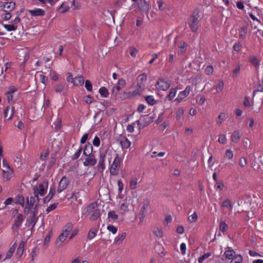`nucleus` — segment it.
<instances>
[{
    "label": "nucleus",
    "instance_id": "obj_1",
    "mask_svg": "<svg viewBox=\"0 0 263 263\" xmlns=\"http://www.w3.org/2000/svg\"><path fill=\"white\" fill-rule=\"evenodd\" d=\"M40 199V198H26V205L24 209L25 213H28L32 208V210L31 211V214L27 219L26 225L29 226L32 224V230L38 220V217H36V216L37 213V208Z\"/></svg>",
    "mask_w": 263,
    "mask_h": 263
},
{
    "label": "nucleus",
    "instance_id": "obj_2",
    "mask_svg": "<svg viewBox=\"0 0 263 263\" xmlns=\"http://www.w3.org/2000/svg\"><path fill=\"white\" fill-rule=\"evenodd\" d=\"M199 10L195 9L187 20L188 25L193 32H196L200 25Z\"/></svg>",
    "mask_w": 263,
    "mask_h": 263
},
{
    "label": "nucleus",
    "instance_id": "obj_3",
    "mask_svg": "<svg viewBox=\"0 0 263 263\" xmlns=\"http://www.w3.org/2000/svg\"><path fill=\"white\" fill-rule=\"evenodd\" d=\"M47 181H44L42 183L34 186L33 189L34 197H38L39 195L41 196H44L47 192Z\"/></svg>",
    "mask_w": 263,
    "mask_h": 263
},
{
    "label": "nucleus",
    "instance_id": "obj_4",
    "mask_svg": "<svg viewBox=\"0 0 263 263\" xmlns=\"http://www.w3.org/2000/svg\"><path fill=\"white\" fill-rule=\"evenodd\" d=\"M121 162V159L120 158L119 154H116L114 162L110 166L109 170L111 175L116 176L118 174V172L120 167Z\"/></svg>",
    "mask_w": 263,
    "mask_h": 263
},
{
    "label": "nucleus",
    "instance_id": "obj_5",
    "mask_svg": "<svg viewBox=\"0 0 263 263\" xmlns=\"http://www.w3.org/2000/svg\"><path fill=\"white\" fill-rule=\"evenodd\" d=\"M170 81H165L163 79H160L156 84L157 88L163 91L167 90L170 88Z\"/></svg>",
    "mask_w": 263,
    "mask_h": 263
},
{
    "label": "nucleus",
    "instance_id": "obj_6",
    "mask_svg": "<svg viewBox=\"0 0 263 263\" xmlns=\"http://www.w3.org/2000/svg\"><path fill=\"white\" fill-rule=\"evenodd\" d=\"M138 8L143 12L148 15V13L151 8L150 4L145 0H138L137 2Z\"/></svg>",
    "mask_w": 263,
    "mask_h": 263
},
{
    "label": "nucleus",
    "instance_id": "obj_7",
    "mask_svg": "<svg viewBox=\"0 0 263 263\" xmlns=\"http://www.w3.org/2000/svg\"><path fill=\"white\" fill-rule=\"evenodd\" d=\"M69 183L70 181L68 178H67L65 176L63 177L59 183L58 187L57 189L58 192L61 193L65 189H66L67 185L69 184Z\"/></svg>",
    "mask_w": 263,
    "mask_h": 263
},
{
    "label": "nucleus",
    "instance_id": "obj_8",
    "mask_svg": "<svg viewBox=\"0 0 263 263\" xmlns=\"http://www.w3.org/2000/svg\"><path fill=\"white\" fill-rule=\"evenodd\" d=\"M249 27V24L246 23L238 29L239 38L245 40L246 38Z\"/></svg>",
    "mask_w": 263,
    "mask_h": 263
},
{
    "label": "nucleus",
    "instance_id": "obj_9",
    "mask_svg": "<svg viewBox=\"0 0 263 263\" xmlns=\"http://www.w3.org/2000/svg\"><path fill=\"white\" fill-rule=\"evenodd\" d=\"M105 155L100 153L99 154V160L97 165L98 170L100 173H103L105 169Z\"/></svg>",
    "mask_w": 263,
    "mask_h": 263
},
{
    "label": "nucleus",
    "instance_id": "obj_10",
    "mask_svg": "<svg viewBox=\"0 0 263 263\" xmlns=\"http://www.w3.org/2000/svg\"><path fill=\"white\" fill-rule=\"evenodd\" d=\"M85 161L83 164L85 166H94L97 163V160L95 158V154L86 156Z\"/></svg>",
    "mask_w": 263,
    "mask_h": 263
},
{
    "label": "nucleus",
    "instance_id": "obj_11",
    "mask_svg": "<svg viewBox=\"0 0 263 263\" xmlns=\"http://www.w3.org/2000/svg\"><path fill=\"white\" fill-rule=\"evenodd\" d=\"M98 204L97 202H94L90 203L86 208V211L84 212L82 214L83 216H87L90 213H92L95 210L98 209Z\"/></svg>",
    "mask_w": 263,
    "mask_h": 263
},
{
    "label": "nucleus",
    "instance_id": "obj_12",
    "mask_svg": "<svg viewBox=\"0 0 263 263\" xmlns=\"http://www.w3.org/2000/svg\"><path fill=\"white\" fill-rule=\"evenodd\" d=\"M126 82L124 79L121 78L119 79L118 82L116 86H114L112 88V93L116 95L117 93L124 87Z\"/></svg>",
    "mask_w": 263,
    "mask_h": 263
},
{
    "label": "nucleus",
    "instance_id": "obj_13",
    "mask_svg": "<svg viewBox=\"0 0 263 263\" xmlns=\"http://www.w3.org/2000/svg\"><path fill=\"white\" fill-rule=\"evenodd\" d=\"M192 88L191 86H187L185 89L181 92H180L177 100L178 102H180L183 98L187 97L190 93V91L191 90Z\"/></svg>",
    "mask_w": 263,
    "mask_h": 263
},
{
    "label": "nucleus",
    "instance_id": "obj_14",
    "mask_svg": "<svg viewBox=\"0 0 263 263\" xmlns=\"http://www.w3.org/2000/svg\"><path fill=\"white\" fill-rule=\"evenodd\" d=\"M28 11L32 16H43L45 14V11L40 8H35L33 10H28Z\"/></svg>",
    "mask_w": 263,
    "mask_h": 263
},
{
    "label": "nucleus",
    "instance_id": "obj_15",
    "mask_svg": "<svg viewBox=\"0 0 263 263\" xmlns=\"http://www.w3.org/2000/svg\"><path fill=\"white\" fill-rule=\"evenodd\" d=\"M146 80L147 75L146 73H142L138 76L137 78L138 86L140 88H142L144 86V83L146 82Z\"/></svg>",
    "mask_w": 263,
    "mask_h": 263
},
{
    "label": "nucleus",
    "instance_id": "obj_16",
    "mask_svg": "<svg viewBox=\"0 0 263 263\" xmlns=\"http://www.w3.org/2000/svg\"><path fill=\"white\" fill-rule=\"evenodd\" d=\"M92 149V144L89 142L87 143L83 148V155L85 156L93 155Z\"/></svg>",
    "mask_w": 263,
    "mask_h": 263
},
{
    "label": "nucleus",
    "instance_id": "obj_17",
    "mask_svg": "<svg viewBox=\"0 0 263 263\" xmlns=\"http://www.w3.org/2000/svg\"><path fill=\"white\" fill-rule=\"evenodd\" d=\"M132 203V202L131 201L130 198H129V199H128L127 198H125V199L124 200V202L121 204V210H122L124 213L128 211V207Z\"/></svg>",
    "mask_w": 263,
    "mask_h": 263
},
{
    "label": "nucleus",
    "instance_id": "obj_18",
    "mask_svg": "<svg viewBox=\"0 0 263 263\" xmlns=\"http://www.w3.org/2000/svg\"><path fill=\"white\" fill-rule=\"evenodd\" d=\"M149 204V201L148 199H145L143 202V205L141 208L139 215H142V217L145 216V211L148 209Z\"/></svg>",
    "mask_w": 263,
    "mask_h": 263
},
{
    "label": "nucleus",
    "instance_id": "obj_19",
    "mask_svg": "<svg viewBox=\"0 0 263 263\" xmlns=\"http://www.w3.org/2000/svg\"><path fill=\"white\" fill-rule=\"evenodd\" d=\"M228 250H226L223 255V257H225L228 259H232L235 255V252L231 248L228 247Z\"/></svg>",
    "mask_w": 263,
    "mask_h": 263
},
{
    "label": "nucleus",
    "instance_id": "obj_20",
    "mask_svg": "<svg viewBox=\"0 0 263 263\" xmlns=\"http://www.w3.org/2000/svg\"><path fill=\"white\" fill-rule=\"evenodd\" d=\"M120 144L121 145L122 148H128L130 147L131 143L129 140L124 137L120 139Z\"/></svg>",
    "mask_w": 263,
    "mask_h": 263
},
{
    "label": "nucleus",
    "instance_id": "obj_21",
    "mask_svg": "<svg viewBox=\"0 0 263 263\" xmlns=\"http://www.w3.org/2000/svg\"><path fill=\"white\" fill-rule=\"evenodd\" d=\"M84 78L82 76H78L74 78L72 84L75 86H82L84 84Z\"/></svg>",
    "mask_w": 263,
    "mask_h": 263
},
{
    "label": "nucleus",
    "instance_id": "obj_22",
    "mask_svg": "<svg viewBox=\"0 0 263 263\" xmlns=\"http://www.w3.org/2000/svg\"><path fill=\"white\" fill-rule=\"evenodd\" d=\"M5 9L3 10L4 12H10L12 11L15 7V3L10 2H5Z\"/></svg>",
    "mask_w": 263,
    "mask_h": 263
},
{
    "label": "nucleus",
    "instance_id": "obj_23",
    "mask_svg": "<svg viewBox=\"0 0 263 263\" xmlns=\"http://www.w3.org/2000/svg\"><path fill=\"white\" fill-rule=\"evenodd\" d=\"M24 220L23 216L22 214H20L17 215L16 219L15 220L14 224L13 226V228L15 227L16 228H19L22 224V222Z\"/></svg>",
    "mask_w": 263,
    "mask_h": 263
},
{
    "label": "nucleus",
    "instance_id": "obj_24",
    "mask_svg": "<svg viewBox=\"0 0 263 263\" xmlns=\"http://www.w3.org/2000/svg\"><path fill=\"white\" fill-rule=\"evenodd\" d=\"M16 246H17V243L15 242L12 245V246L9 249L8 251L7 252L6 256L5 258L4 259V260L7 259H9L12 257L13 254L14 253V252L15 251Z\"/></svg>",
    "mask_w": 263,
    "mask_h": 263
},
{
    "label": "nucleus",
    "instance_id": "obj_25",
    "mask_svg": "<svg viewBox=\"0 0 263 263\" xmlns=\"http://www.w3.org/2000/svg\"><path fill=\"white\" fill-rule=\"evenodd\" d=\"M24 246H25V241L23 240H22L20 245L18 246V247L17 248V251H16V255H18V257H21L22 255L23 254L24 250Z\"/></svg>",
    "mask_w": 263,
    "mask_h": 263
},
{
    "label": "nucleus",
    "instance_id": "obj_26",
    "mask_svg": "<svg viewBox=\"0 0 263 263\" xmlns=\"http://www.w3.org/2000/svg\"><path fill=\"white\" fill-rule=\"evenodd\" d=\"M145 118L143 119L144 124L142 126V127L147 126L149 124L151 123L154 121L155 117L153 116H149V115H146L144 116Z\"/></svg>",
    "mask_w": 263,
    "mask_h": 263
},
{
    "label": "nucleus",
    "instance_id": "obj_27",
    "mask_svg": "<svg viewBox=\"0 0 263 263\" xmlns=\"http://www.w3.org/2000/svg\"><path fill=\"white\" fill-rule=\"evenodd\" d=\"M240 134L238 130L234 131L231 136V141L236 143L238 142L240 139Z\"/></svg>",
    "mask_w": 263,
    "mask_h": 263
},
{
    "label": "nucleus",
    "instance_id": "obj_28",
    "mask_svg": "<svg viewBox=\"0 0 263 263\" xmlns=\"http://www.w3.org/2000/svg\"><path fill=\"white\" fill-rule=\"evenodd\" d=\"M250 62H251L256 68H258L259 66V61L257 58L254 56L251 55L249 58Z\"/></svg>",
    "mask_w": 263,
    "mask_h": 263
},
{
    "label": "nucleus",
    "instance_id": "obj_29",
    "mask_svg": "<svg viewBox=\"0 0 263 263\" xmlns=\"http://www.w3.org/2000/svg\"><path fill=\"white\" fill-rule=\"evenodd\" d=\"M126 236V234L125 232H123L122 234H119L115 238V243L120 244L122 242V241L125 238Z\"/></svg>",
    "mask_w": 263,
    "mask_h": 263
},
{
    "label": "nucleus",
    "instance_id": "obj_30",
    "mask_svg": "<svg viewBox=\"0 0 263 263\" xmlns=\"http://www.w3.org/2000/svg\"><path fill=\"white\" fill-rule=\"evenodd\" d=\"M14 108L13 107H11V114L8 117V111H9L10 110V107L9 106H7L6 107V108H5V110H4V117L5 118H8V120H10L12 118L13 115V114H14Z\"/></svg>",
    "mask_w": 263,
    "mask_h": 263
},
{
    "label": "nucleus",
    "instance_id": "obj_31",
    "mask_svg": "<svg viewBox=\"0 0 263 263\" xmlns=\"http://www.w3.org/2000/svg\"><path fill=\"white\" fill-rule=\"evenodd\" d=\"M100 216V211L97 209L95 210L92 213L90 217V220L91 221H95L97 219H98Z\"/></svg>",
    "mask_w": 263,
    "mask_h": 263
},
{
    "label": "nucleus",
    "instance_id": "obj_32",
    "mask_svg": "<svg viewBox=\"0 0 263 263\" xmlns=\"http://www.w3.org/2000/svg\"><path fill=\"white\" fill-rule=\"evenodd\" d=\"M73 228V224L71 222H69L67 223L64 227V229L63 230V232H65L66 235L69 234L70 231Z\"/></svg>",
    "mask_w": 263,
    "mask_h": 263
},
{
    "label": "nucleus",
    "instance_id": "obj_33",
    "mask_svg": "<svg viewBox=\"0 0 263 263\" xmlns=\"http://www.w3.org/2000/svg\"><path fill=\"white\" fill-rule=\"evenodd\" d=\"M3 172L4 173V176L6 178L7 180L10 179L11 178V176L12 175L13 172L12 168L7 169L6 170H3Z\"/></svg>",
    "mask_w": 263,
    "mask_h": 263
},
{
    "label": "nucleus",
    "instance_id": "obj_34",
    "mask_svg": "<svg viewBox=\"0 0 263 263\" xmlns=\"http://www.w3.org/2000/svg\"><path fill=\"white\" fill-rule=\"evenodd\" d=\"M145 100L147 103L151 105H154L156 104L157 102L153 96H147L145 97Z\"/></svg>",
    "mask_w": 263,
    "mask_h": 263
},
{
    "label": "nucleus",
    "instance_id": "obj_35",
    "mask_svg": "<svg viewBox=\"0 0 263 263\" xmlns=\"http://www.w3.org/2000/svg\"><path fill=\"white\" fill-rule=\"evenodd\" d=\"M4 27L8 31H15L17 28V25H14L13 24H5L4 25Z\"/></svg>",
    "mask_w": 263,
    "mask_h": 263
},
{
    "label": "nucleus",
    "instance_id": "obj_36",
    "mask_svg": "<svg viewBox=\"0 0 263 263\" xmlns=\"http://www.w3.org/2000/svg\"><path fill=\"white\" fill-rule=\"evenodd\" d=\"M99 93L103 97H107L109 95L108 90L105 87H102L100 88Z\"/></svg>",
    "mask_w": 263,
    "mask_h": 263
},
{
    "label": "nucleus",
    "instance_id": "obj_37",
    "mask_svg": "<svg viewBox=\"0 0 263 263\" xmlns=\"http://www.w3.org/2000/svg\"><path fill=\"white\" fill-rule=\"evenodd\" d=\"M176 92L177 89L176 88H172L166 98H168V99L170 101L172 100L175 97Z\"/></svg>",
    "mask_w": 263,
    "mask_h": 263
},
{
    "label": "nucleus",
    "instance_id": "obj_38",
    "mask_svg": "<svg viewBox=\"0 0 263 263\" xmlns=\"http://www.w3.org/2000/svg\"><path fill=\"white\" fill-rule=\"evenodd\" d=\"M65 88V84L61 83L56 85L54 86V91L57 93L61 92Z\"/></svg>",
    "mask_w": 263,
    "mask_h": 263
},
{
    "label": "nucleus",
    "instance_id": "obj_39",
    "mask_svg": "<svg viewBox=\"0 0 263 263\" xmlns=\"http://www.w3.org/2000/svg\"><path fill=\"white\" fill-rule=\"evenodd\" d=\"M137 184V178L136 177L132 178L130 182V188L133 190L135 189L136 188Z\"/></svg>",
    "mask_w": 263,
    "mask_h": 263
},
{
    "label": "nucleus",
    "instance_id": "obj_40",
    "mask_svg": "<svg viewBox=\"0 0 263 263\" xmlns=\"http://www.w3.org/2000/svg\"><path fill=\"white\" fill-rule=\"evenodd\" d=\"M226 118V115L223 112H221L219 114L218 119H216V121L218 124H220Z\"/></svg>",
    "mask_w": 263,
    "mask_h": 263
},
{
    "label": "nucleus",
    "instance_id": "obj_41",
    "mask_svg": "<svg viewBox=\"0 0 263 263\" xmlns=\"http://www.w3.org/2000/svg\"><path fill=\"white\" fill-rule=\"evenodd\" d=\"M108 217L113 220H116L118 218V215L116 214L114 211H109L108 214Z\"/></svg>",
    "mask_w": 263,
    "mask_h": 263
},
{
    "label": "nucleus",
    "instance_id": "obj_42",
    "mask_svg": "<svg viewBox=\"0 0 263 263\" xmlns=\"http://www.w3.org/2000/svg\"><path fill=\"white\" fill-rule=\"evenodd\" d=\"M228 226L224 221H222L220 222L219 229L221 231L224 232L228 230Z\"/></svg>",
    "mask_w": 263,
    "mask_h": 263
},
{
    "label": "nucleus",
    "instance_id": "obj_43",
    "mask_svg": "<svg viewBox=\"0 0 263 263\" xmlns=\"http://www.w3.org/2000/svg\"><path fill=\"white\" fill-rule=\"evenodd\" d=\"M83 150L82 147H80L78 151L72 156L71 159L73 160H76L79 158Z\"/></svg>",
    "mask_w": 263,
    "mask_h": 263
},
{
    "label": "nucleus",
    "instance_id": "obj_44",
    "mask_svg": "<svg viewBox=\"0 0 263 263\" xmlns=\"http://www.w3.org/2000/svg\"><path fill=\"white\" fill-rule=\"evenodd\" d=\"M68 236V235H66L65 232H62L59 236L57 239V241L59 240V241L63 242L66 239Z\"/></svg>",
    "mask_w": 263,
    "mask_h": 263
},
{
    "label": "nucleus",
    "instance_id": "obj_45",
    "mask_svg": "<svg viewBox=\"0 0 263 263\" xmlns=\"http://www.w3.org/2000/svg\"><path fill=\"white\" fill-rule=\"evenodd\" d=\"M186 43L184 42H182L179 47L180 50L178 51V53L181 54L182 53H183L186 50Z\"/></svg>",
    "mask_w": 263,
    "mask_h": 263
},
{
    "label": "nucleus",
    "instance_id": "obj_46",
    "mask_svg": "<svg viewBox=\"0 0 263 263\" xmlns=\"http://www.w3.org/2000/svg\"><path fill=\"white\" fill-rule=\"evenodd\" d=\"M211 253H206L204 254L198 258V262L202 263L203 260L208 258L209 257L211 256Z\"/></svg>",
    "mask_w": 263,
    "mask_h": 263
},
{
    "label": "nucleus",
    "instance_id": "obj_47",
    "mask_svg": "<svg viewBox=\"0 0 263 263\" xmlns=\"http://www.w3.org/2000/svg\"><path fill=\"white\" fill-rule=\"evenodd\" d=\"M232 260L237 263H242V256L240 254L235 255L233 258H232Z\"/></svg>",
    "mask_w": 263,
    "mask_h": 263
},
{
    "label": "nucleus",
    "instance_id": "obj_48",
    "mask_svg": "<svg viewBox=\"0 0 263 263\" xmlns=\"http://www.w3.org/2000/svg\"><path fill=\"white\" fill-rule=\"evenodd\" d=\"M197 214L194 212L192 215L188 217V220L190 222H194L197 220Z\"/></svg>",
    "mask_w": 263,
    "mask_h": 263
},
{
    "label": "nucleus",
    "instance_id": "obj_49",
    "mask_svg": "<svg viewBox=\"0 0 263 263\" xmlns=\"http://www.w3.org/2000/svg\"><path fill=\"white\" fill-rule=\"evenodd\" d=\"M238 163L241 167H244L247 164V161L246 158L241 157L239 159Z\"/></svg>",
    "mask_w": 263,
    "mask_h": 263
},
{
    "label": "nucleus",
    "instance_id": "obj_50",
    "mask_svg": "<svg viewBox=\"0 0 263 263\" xmlns=\"http://www.w3.org/2000/svg\"><path fill=\"white\" fill-rule=\"evenodd\" d=\"M240 70V66L238 65L233 71V77L236 78L237 77V74L239 73Z\"/></svg>",
    "mask_w": 263,
    "mask_h": 263
},
{
    "label": "nucleus",
    "instance_id": "obj_51",
    "mask_svg": "<svg viewBox=\"0 0 263 263\" xmlns=\"http://www.w3.org/2000/svg\"><path fill=\"white\" fill-rule=\"evenodd\" d=\"M222 206L223 207L227 208L229 209H231L232 208L231 202L228 198H227L223 202Z\"/></svg>",
    "mask_w": 263,
    "mask_h": 263
},
{
    "label": "nucleus",
    "instance_id": "obj_52",
    "mask_svg": "<svg viewBox=\"0 0 263 263\" xmlns=\"http://www.w3.org/2000/svg\"><path fill=\"white\" fill-rule=\"evenodd\" d=\"M218 141L220 143H221V144L225 143L227 141V138H226L225 135H224V134L220 135L219 136Z\"/></svg>",
    "mask_w": 263,
    "mask_h": 263
},
{
    "label": "nucleus",
    "instance_id": "obj_53",
    "mask_svg": "<svg viewBox=\"0 0 263 263\" xmlns=\"http://www.w3.org/2000/svg\"><path fill=\"white\" fill-rule=\"evenodd\" d=\"M52 230H50L49 231L48 235L45 237V241H44L45 245H47L49 242L50 238L52 236Z\"/></svg>",
    "mask_w": 263,
    "mask_h": 263
},
{
    "label": "nucleus",
    "instance_id": "obj_54",
    "mask_svg": "<svg viewBox=\"0 0 263 263\" xmlns=\"http://www.w3.org/2000/svg\"><path fill=\"white\" fill-rule=\"evenodd\" d=\"M2 17L5 21H8L10 19L11 15L10 12H5V13L1 15Z\"/></svg>",
    "mask_w": 263,
    "mask_h": 263
},
{
    "label": "nucleus",
    "instance_id": "obj_55",
    "mask_svg": "<svg viewBox=\"0 0 263 263\" xmlns=\"http://www.w3.org/2000/svg\"><path fill=\"white\" fill-rule=\"evenodd\" d=\"M85 86L86 89L87 90V91H92V84H91V82H90V81L86 80L85 81Z\"/></svg>",
    "mask_w": 263,
    "mask_h": 263
},
{
    "label": "nucleus",
    "instance_id": "obj_56",
    "mask_svg": "<svg viewBox=\"0 0 263 263\" xmlns=\"http://www.w3.org/2000/svg\"><path fill=\"white\" fill-rule=\"evenodd\" d=\"M213 67L211 65L208 66L205 69V73L207 75L211 74L213 72Z\"/></svg>",
    "mask_w": 263,
    "mask_h": 263
},
{
    "label": "nucleus",
    "instance_id": "obj_57",
    "mask_svg": "<svg viewBox=\"0 0 263 263\" xmlns=\"http://www.w3.org/2000/svg\"><path fill=\"white\" fill-rule=\"evenodd\" d=\"M223 86V83L222 81H219L216 87L217 92H220L222 90Z\"/></svg>",
    "mask_w": 263,
    "mask_h": 263
},
{
    "label": "nucleus",
    "instance_id": "obj_58",
    "mask_svg": "<svg viewBox=\"0 0 263 263\" xmlns=\"http://www.w3.org/2000/svg\"><path fill=\"white\" fill-rule=\"evenodd\" d=\"M225 156L229 159H232L233 157V153L230 149L226 150Z\"/></svg>",
    "mask_w": 263,
    "mask_h": 263
},
{
    "label": "nucleus",
    "instance_id": "obj_59",
    "mask_svg": "<svg viewBox=\"0 0 263 263\" xmlns=\"http://www.w3.org/2000/svg\"><path fill=\"white\" fill-rule=\"evenodd\" d=\"M107 229L114 234H116L117 232V228L112 225L108 226Z\"/></svg>",
    "mask_w": 263,
    "mask_h": 263
},
{
    "label": "nucleus",
    "instance_id": "obj_60",
    "mask_svg": "<svg viewBox=\"0 0 263 263\" xmlns=\"http://www.w3.org/2000/svg\"><path fill=\"white\" fill-rule=\"evenodd\" d=\"M58 204V203H54L53 204L50 205L47 208L46 212L48 213L50 211L55 210L57 208Z\"/></svg>",
    "mask_w": 263,
    "mask_h": 263
},
{
    "label": "nucleus",
    "instance_id": "obj_61",
    "mask_svg": "<svg viewBox=\"0 0 263 263\" xmlns=\"http://www.w3.org/2000/svg\"><path fill=\"white\" fill-rule=\"evenodd\" d=\"M96 231H92L91 230H90L88 232V234L87 235V238L88 239H91L93 238H94L96 236Z\"/></svg>",
    "mask_w": 263,
    "mask_h": 263
},
{
    "label": "nucleus",
    "instance_id": "obj_62",
    "mask_svg": "<svg viewBox=\"0 0 263 263\" xmlns=\"http://www.w3.org/2000/svg\"><path fill=\"white\" fill-rule=\"evenodd\" d=\"M39 252V249L36 248H34L31 252L32 259L31 261H33L34 258L37 256Z\"/></svg>",
    "mask_w": 263,
    "mask_h": 263
},
{
    "label": "nucleus",
    "instance_id": "obj_63",
    "mask_svg": "<svg viewBox=\"0 0 263 263\" xmlns=\"http://www.w3.org/2000/svg\"><path fill=\"white\" fill-rule=\"evenodd\" d=\"M94 146L98 147L100 144V140L98 136H96L92 141Z\"/></svg>",
    "mask_w": 263,
    "mask_h": 263
},
{
    "label": "nucleus",
    "instance_id": "obj_64",
    "mask_svg": "<svg viewBox=\"0 0 263 263\" xmlns=\"http://www.w3.org/2000/svg\"><path fill=\"white\" fill-rule=\"evenodd\" d=\"M241 45L239 42L235 43L233 46V49L236 51H239L241 49Z\"/></svg>",
    "mask_w": 263,
    "mask_h": 263
}]
</instances>
